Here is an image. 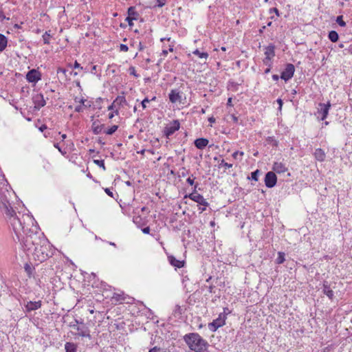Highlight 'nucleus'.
<instances>
[{
	"instance_id": "1",
	"label": "nucleus",
	"mask_w": 352,
	"mask_h": 352,
	"mask_svg": "<svg viewBox=\"0 0 352 352\" xmlns=\"http://www.w3.org/2000/svg\"><path fill=\"white\" fill-rule=\"evenodd\" d=\"M0 209L3 210L16 239L21 243L24 251L32 254L41 239L38 234L31 231L36 230L34 226V220L32 217L21 212L16 214L8 201H2Z\"/></svg>"
},
{
	"instance_id": "2",
	"label": "nucleus",
	"mask_w": 352,
	"mask_h": 352,
	"mask_svg": "<svg viewBox=\"0 0 352 352\" xmlns=\"http://www.w3.org/2000/svg\"><path fill=\"white\" fill-rule=\"evenodd\" d=\"M189 349L195 352H204L208 346V342L197 333H190L184 337Z\"/></svg>"
},
{
	"instance_id": "3",
	"label": "nucleus",
	"mask_w": 352,
	"mask_h": 352,
	"mask_svg": "<svg viewBox=\"0 0 352 352\" xmlns=\"http://www.w3.org/2000/svg\"><path fill=\"white\" fill-rule=\"evenodd\" d=\"M32 254L34 256V258L39 262H43L47 260V258L52 255L49 241L45 237H41Z\"/></svg>"
},
{
	"instance_id": "4",
	"label": "nucleus",
	"mask_w": 352,
	"mask_h": 352,
	"mask_svg": "<svg viewBox=\"0 0 352 352\" xmlns=\"http://www.w3.org/2000/svg\"><path fill=\"white\" fill-rule=\"evenodd\" d=\"M198 186V184H196L195 185V189L192 193L188 195V197H189L191 200L197 202V204L204 206L205 207H207L209 204L206 201V200L204 198V197L196 192L197 191V187ZM185 197H187V195L185 196Z\"/></svg>"
},
{
	"instance_id": "5",
	"label": "nucleus",
	"mask_w": 352,
	"mask_h": 352,
	"mask_svg": "<svg viewBox=\"0 0 352 352\" xmlns=\"http://www.w3.org/2000/svg\"><path fill=\"white\" fill-rule=\"evenodd\" d=\"M180 127V123L177 120H175L167 124L164 130V135L168 138L172 135L175 131H178Z\"/></svg>"
},
{
	"instance_id": "6",
	"label": "nucleus",
	"mask_w": 352,
	"mask_h": 352,
	"mask_svg": "<svg viewBox=\"0 0 352 352\" xmlns=\"http://www.w3.org/2000/svg\"><path fill=\"white\" fill-rule=\"evenodd\" d=\"M183 97L184 93L179 89H172L168 94L169 100L172 103H182Z\"/></svg>"
},
{
	"instance_id": "7",
	"label": "nucleus",
	"mask_w": 352,
	"mask_h": 352,
	"mask_svg": "<svg viewBox=\"0 0 352 352\" xmlns=\"http://www.w3.org/2000/svg\"><path fill=\"white\" fill-rule=\"evenodd\" d=\"M294 72V65L293 64L288 63L287 64L284 71L281 73L280 78L285 81H287L293 77Z\"/></svg>"
},
{
	"instance_id": "8",
	"label": "nucleus",
	"mask_w": 352,
	"mask_h": 352,
	"mask_svg": "<svg viewBox=\"0 0 352 352\" xmlns=\"http://www.w3.org/2000/svg\"><path fill=\"white\" fill-rule=\"evenodd\" d=\"M226 316L222 314H220L219 317L214 320L211 323L209 324V329L212 331H215L217 329L225 324Z\"/></svg>"
},
{
	"instance_id": "9",
	"label": "nucleus",
	"mask_w": 352,
	"mask_h": 352,
	"mask_svg": "<svg viewBox=\"0 0 352 352\" xmlns=\"http://www.w3.org/2000/svg\"><path fill=\"white\" fill-rule=\"evenodd\" d=\"M277 182V177L274 172L270 171L266 173L265 177V184L267 188L274 187Z\"/></svg>"
},
{
	"instance_id": "10",
	"label": "nucleus",
	"mask_w": 352,
	"mask_h": 352,
	"mask_svg": "<svg viewBox=\"0 0 352 352\" xmlns=\"http://www.w3.org/2000/svg\"><path fill=\"white\" fill-rule=\"evenodd\" d=\"M26 79L30 82H36L41 79V74L33 69L28 72Z\"/></svg>"
},
{
	"instance_id": "11",
	"label": "nucleus",
	"mask_w": 352,
	"mask_h": 352,
	"mask_svg": "<svg viewBox=\"0 0 352 352\" xmlns=\"http://www.w3.org/2000/svg\"><path fill=\"white\" fill-rule=\"evenodd\" d=\"M33 101L35 104V107L37 109H40L46 104L44 97L41 94H38L34 96L33 98Z\"/></svg>"
},
{
	"instance_id": "12",
	"label": "nucleus",
	"mask_w": 352,
	"mask_h": 352,
	"mask_svg": "<svg viewBox=\"0 0 352 352\" xmlns=\"http://www.w3.org/2000/svg\"><path fill=\"white\" fill-rule=\"evenodd\" d=\"M168 260L170 264L177 268H182L184 267L185 261L177 259L174 256H168Z\"/></svg>"
},
{
	"instance_id": "13",
	"label": "nucleus",
	"mask_w": 352,
	"mask_h": 352,
	"mask_svg": "<svg viewBox=\"0 0 352 352\" xmlns=\"http://www.w3.org/2000/svg\"><path fill=\"white\" fill-rule=\"evenodd\" d=\"M272 169L277 173H283L287 170V167L283 162H276L273 164Z\"/></svg>"
},
{
	"instance_id": "14",
	"label": "nucleus",
	"mask_w": 352,
	"mask_h": 352,
	"mask_svg": "<svg viewBox=\"0 0 352 352\" xmlns=\"http://www.w3.org/2000/svg\"><path fill=\"white\" fill-rule=\"evenodd\" d=\"M77 335L81 337L90 338L89 329L85 324L81 323L80 326H77Z\"/></svg>"
},
{
	"instance_id": "15",
	"label": "nucleus",
	"mask_w": 352,
	"mask_h": 352,
	"mask_svg": "<svg viewBox=\"0 0 352 352\" xmlns=\"http://www.w3.org/2000/svg\"><path fill=\"white\" fill-rule=\"evenodd\" d=\"M321 109L318 111L320 115H321V120H324L328 116L329 110L331 107L330 102H327V104H320Z\"/></svg>"
},
{
	"instance_id": "16",
	"label": "nucleus",
	"mask_w": 352,
	"mask_h": 352,
	"mask_svg": "<svg viewBox=\"0 0 352 352\" xmlns=\"http://www.w3.org/2000/svg\"><path fill=\"white\" fill-rule=\"evenodd\" d=\"M265 59L270 60L275 56V47L273 45H270L265 47Z\"/></svg>"
},
{
	"instance_id": "17",
	"label": "nucleus",
	"mask_w": 352,
	"mask_h": 352,
	"mask_svg": "<svg viewBox=\"0 0 352 352\" xmlns=\"http://www.w3.org/2000/svg\"><path fill=\"white\" fill-rule=\"evenodd\" d=\"M41 302L40 300L35 301V302L29 301L25 305V308L28 311H31L38 309V308L41 307Z\"/></svg>"
},
{
	"instance_id": "18",
	"label": "nucleus",
	"mask_w": 352,
	"mask_h": 352,
	"mask_svg": "<svg viewBox=\"0 0 352 352\" xmlns=\"http://www.w3.org/2000/svg\"><path fill=\"white\" fill-rule=\"evenodd\" d=\"M208 144V140L206 138H198L195 141V145L199 149L204 148Z\"/></svg>"
},
{
	"instance_id": "19",
	"label": "nucleus",
	"mask_w": 352,
	"mask_h": 352,
	"mask_svg": "<svg viewBox=\"0 0 352 352\" xmlns=\"http://www.w3.org/2000/svg\"><path fill=\"white\" fill-rule=\"evenodd\" d=\"M314 155L315 158L319 162L324 161L326 157L324 151L321 148H316Z\"/></svg>"
},
{
	"instance_id": "20",
	"label": "nucleus",
	"mask_w": 352,
	"mask_h": 352,
	"mask_svg": "<svg viewBox=\"0 0 352 352\" xmlns=\"http://www.w3.org/2000/svg\"><path fill=\"white\" fill-rule=\"evenodd\" d=\"M323 293L328 296L331 300L333 298L334 294L333 290L328 285L327 282H324L323 284Z\"/></svg>"
},
{
	"instance_id": "21",
	"label": "nucleus",
	"mask_w": 352,
	"mask_h": 352,
	"mask_svg": "<svg viewBox=\"0 0 352 352\" xmlns=\"http://www.w3.org/2000/svg\"><path fill=\"white\" fill-rule=\"evenodd\" d=\"M103 124H99L98 121H94L92 124V130L94 134L98 135L102 132Z\"/></svg>"
},
{
	"instance_id": "22",
	"label": "nucleus",
	"mask_w": 352,
	"mask_h": 352,
	"mask_svg": "<svg viewBox=\"0 0 352 352\" xmlns=\"http://www.w3.org/2000/svg\"><path fill=\"white\" fill-rule=\"evenodd\" d=\"M65 352H76L77 346L73 342H67L65 344Z\"/></svg>"
},
{
	"instance_id": "23",
	"label": "nucleus",
	"mask_w": 352,
	"mask_h": 352,
	"mask_svg": "<svg viewBox=\"0 0 352 352\" xmlns=\"http://www.w3.org/2000/svg\"><path fill=\"white\" fill-rule=\"evenodd\" d=\"M7 38L2 34H0V52H3L7 46Z\"/></svg>"
},
{
	"instance_id": "24",
	"label": "nucleus",
	"mask_w": 352,
	"mask_h": 352,
	"mask_svg": "<svg viewBox=\"0 0 352 352\" xmlns=\"http://www.w3.org/2000/svg\"><path fill=\"white\" fill-rule=\"evenodd\" d=\"M328 37L329 40L333 43L338 41L339 38L338 34L334 30L329 32Z\"/></svg>"
},
{
	"instance_id": "25",
	"label": "nucleus",
	"mask_w": 352,
	"mask_h": 352,
	"mask_svg": "<svg viewBox=\"0 0 352 352\" xmlns=\"http://www.w3.org/2000/svg\"><path fill=\"white\" fill-rule=\"evenodd\" d=\"M126 102V99L124 96H118L113 101V104L117 106H120L123 103Z\"/></svg>"
},
{
	"instance_id": "26",
	"label": "nucleus",
	"mask_w": 352,
	"mask_h": 352,
	"mask_svg": "<svg viewBox=\"0 0 352 352\" xmlns=\"http://www.w3.org/2000/svg\"><path fill=\"white\" fill-rule=\"evenodd\" d=\"M192 54L197 55L200 58L207 59L208 57L207 52H201L199 50H195L192 52Z\"/></svg>"
},
{
	"instance_id": "27",
	"label": "nucleus",
	"mask_w": 352,
	"mask_h": 352,
	"mask_svg": "<svg viewBox=\"0 0 352 352\" xmlns=\"http://www.w3.org/2000/svg\"><path fill=\"white\" fill-rule=\"evenodd\" d=\"M128 14H129L128 16L135 17L136 19H137V16H138V12L135 10V8L133 7H130L128 9Z\"/></svg>"
},
{
	"instance_id": "28",
	"label": "nucleus",
	"mask_w": 352,
	"mask_h": 352,
	"mask_svg": "<svg viewBox=\"0 0 352 352\" xmlns=\"http://www.w3.org/2000/svg\"><path fill=\"white\" fill-rule=\"evenodd\" d=\"M118 128V126L117 125H113L107 131H105V133L107 135H112L117 131Z\"/></svg>"
},
{
	"instance_id": "29",
	"label": "nucleus",
	"mask_w": 352,
	"mask_h": 352,
	"mask_svg": "<svg viewBox=\"0 0 352 352\" xmlns=\"http://www.w3.org/2000/svg\"><path fill=\"white\" fill-rule=\"evenodd\" d=\"M115 301L122 302L124 298L121 294H115L112 298Z\"/></svg>"
},
{
	"instance_id": "30",
	"label": "nucleus",
	"mask_w": 352,
	"mask_h": 352,
	"mask_svg": "<svg viewBox=\"0 0 352 352\" xmlns=\"http://www.w3.org/2000/svg\"><path fill=\"white\" fill-rule=\"evenodd\" d=\"M50 34L47 32H45V34L43 35V40L45 44L50 43Z\"/></svg>"
},
{
	"instance_id": "31",
	"label": "nucleus",
	"mask_w": 352,
	"mask_h": 352,
	"mask_svg": "<svg viewBox=\"0 0 352 352\" xmlns=\"http://www.w3.org/2000/svg\"><path fill=\"white\" fill-rule=\"evenodd\" d=\"M277 263L281 264L285 261V254L283 252H278V256L276 259Z\"/></svg>"
},
{
	"instance_id": "32",
	"label": "nucleus",
	"mask_w": 352,
	"mask_h": 352,
	"mask_svg": "<svg viewBox=\"0 0 352 352\" xmlns=\"http://www.w3.org/2000/svg\"><path fill=\"white\" fill-rule=\"evenodd\" d=\"M336 22L341 27H345L346 26V23L343 21L342 15L341 16H338L337 17Z\"/></svg>"
},
{
	"instance_id": "33",
	"label": "nucleus",
	"mask_w": 352,
	"mask_h": 352,
	"mask_svg": "<svg viewBox=\"0 0 352 352\" xmlns=\"http://www.w3.org/2000/svg\"><path fill=\"white\" fill-rule=\"evenodd\" d=\"M259 173H260L259 170H256L252 172L251 174L252 179H253L254 181H258V175H259Z\"/></svg>"
},
{
	"instance_id": "34",
	"label": "nucleus",
	"mask_w": 352,
	"mask_h": 352,
	"mask_svg": "<svg viewBox=\"0 0 352 352\" xmlns=\"http://www.w3.org/2000/svg\"><path fill=\"white\" fill-rule=\"evenodd\" d=\"M94 162L97 164L98 166L102 167L103 168V170H105V166H104V162L103 160H94Z\"/></svg>"
},
{
	"instance_id": "35",
	"label": "nucleus",
	"mask_w": 352,
	"mask_h": 352,
	"mask_svg": "<svg viewBox=\"0 0 352 352\" xmlns=\"http://www.w3.org/2000/svg\"><path fill=\"white\" fill-rule=\"evenodd\" d=\"M219 165H220V166H224V167H225V168H229L232 167V164H228V163L224 161V160H222L221 161V162H220V164H219Z\"/></svg>"
},
{
	"instance_id": "36",
	"label": "nucleus",
	"mask_w": 352,
	"mask_h": 352,
	"mask_svg": "<svg viewBox=\"0 0 352 352\" xmlns=\"http://www.w3.org/2000/svg\"><path fill=\"white\" fill-rule=\"evenodd\" d=\"M135 19H136L135 17L127 16L126 19V21L128 22L129 25L130 27H131L133 25V20H135Z\"/></svg>"
},
{
	"instance_id": "37",
	"label": "nucleus",
	"mask_w": 352,
	"mask_h": 352,
	"mask_svg": "<svg viewBox=\"0 0 352 352\" xmlns=\"http://www.w3.org/2000/svg\"><path fill=\"white\" fill-rule=\"evenodd\" d=\"M244 155V153L242 152V151H236L234 152L233 154H232V157L234 158V159H237L239 155H240L241 157L243 156Z\"/></svg>"
},
{
	"instance_id": "38",
	"label": "nucleus",
	"mask_w": 352,
	"mask_h": 352,
	"mask_svg": "<svg viewBox=\"0 0 352 352\" xmlns=\"http://www.w3.org/2000/svg\"><path fill=\"white\" fill-rule=\"evenodd\" d=\"M120 50L121 52H127L129 50V47L127 45H124V44H120Z\"/></svg>"
},
{
	"instance_id": "39",
	"label": "nucleus",
	"mask_w": 352,
	"mask_h": 352,
	"mask_svg": "<svg viewBox=\"0 0 352 352\" xmlns=\"http://www.w3.org/2000/svg\"><path fill=\"white\" fill-rule=\"evenodd\" d=\"M149 102H150V100L147 98H144L142 101L141 104L144 109L146 108V103H148Z\"/></svg>"
},
{
	"instance_id": "40",
	"label": "nucleus",
	"mask_w": 352,
	"mask_h": 352,
	"mask_svg": "<svg viewBox=\"0 0 352 352\" xmlns=\"http://www.w3.org/2000/svg\"><path fill=\"white\" fill-rule=\"evenodd\" d=\"M269 12L271 14V13H275L276 14V16H279L280 14H279V11L276 8H270V10H269Z\"/></svg>"
},
{
	"instance_id": "41",
	"label": "nucleus",
	"mask_w": 352,
	"mask_h": 352,
	"mask_svg": "<svg viewBox=\"0 0 352 352\" xmlns=\"http://www.w3.org/2000/svg\"><path fill=\"white\" fill-rule=\"evenodd\" d=\"M54 147L56 148L59 152L61 153L62 155H65L66 154V151H63L61 148L59 146L58 143H56L54 144Z\"/></svg>"
},
{
	"instance_id": "42",
	"label": "nucleus",
	"mask_w": 352,
	"mask_h": 352,
	"mask_svg": "<svg viewBox=\"0 0 352 352\" xmlns=\"http://www.w3.org/2000/svg\"><path fill=\"white\" fill-rule=\"evenodd\" d=\"M84 106L82 104H79L75 107V111L76 112H81L83 111Z\"/></svg>"
},
{
	"instance_id": "43",
	"label": "nucleus",
	"mask_w": 352,
	"mask_h": 352,
	"mask_svg": "<svg viewBox=\"0 0 352 352\" xmlns=\"http://www.w3.org/2000/svg\"><path fill=\"white\" fill-rule=\"evenodd\" d=\"M195 177H193V178H191L190 177H189L186 182L190 185V186H192L195 182H194V180H195Z\"/></svg>"
},
{
	"instance_id": "44",
	"label": "nucleus",
	"mask_w": 352,
	"mask_h": 352,
	"mask_svg": "<svg viewBox=\"0 0 352 352\" xmlns=\"http://www.w3.org/2000/svg\"><path fill=\"white\" fill-rule=\"evenodd\" d=\"M129 71H130V74L133 75V76H138V75L136 74V72H135V67H131L129 68Z\"/></svg>"
},
{
	"instance_id": "45",
	"label": "nucleus",
	"mask_w": 352,
	"mask_h": 352,
	"mask_svg": "<svg viewBox=\"0 0 352 352\" xmlns=\"http://www.w3.org/2000/svg\"><path fill=\"white\" fill-rule=\"evenodd\" d=\"M158 4L157 6L161 8L165 5L166 0H157Z\"/></svg>"
},
{
	"instance_id": "46",
	"label": "nucleus",
	"mask_w": 352,
	"mask_h": 352,
	"mask_svg": "<svg viewBox=\"0 0 352 352\" xmlns=\"http://www.w3.org/2000/svg\"><path fill=\"white\" fill-rule=\"evenodd\" d=\"M66 72H67V70L65 69H63V68H58V70H57V73L58 74L62 73L65 76H66Z\"/></svg>"
},
{
	"instance_id": "47",
	"label": "nucleus",
	"mask_w": 352,
	"mask_h": 352,
	"mask_svg": "<svg viewBox=\"0 0 352 352\" xmlns=\"http://www.w3.org/2000/svg\"><path fill=\"white\" fill-rule=\"evenodd\" d=\"M104 191L109 196H110L111 197H113V192L111 191L109 188H105Z\"/></svg>"
},
{
	"instance_id": "48",
	"label": "nucleus",
	"mask_w": 352,
	"mask_h": 352,
	"mask_svg": "<svg viewBox=\"0 0 352 352\" xmlns=\"http://www.w3.org/2000/svg\"><path fill=\"white\" fill-rule=\"evenodd\" d=\"M74 67L76 69H80L81 70L83 69V67H81L80 65L77 61H75Z\"/></svg>"
},
{
	"instance_id": "49",
	"label": "nucleus",
	"mask_w": 352,
	"mask_h": 352,
	"mask_svg": "<svg viewBox=\"0 0 352 352\" xmlns=\"http://www.w3.org/2000/svg\"><path fill=\"white\" fill-rule=\"evenodd\" d=\"M160 351V348L155 346L149 350L148 352H159Z\"/></svg>"
},
{
	"instance_id": "50",
	"label": "nucleus",
	"mask_w": 352,
	"mask_h": 352,
	"mask_svg": "<svg viewBox=\"0 0 352 352\" xmlns=\"http://www.w3.org/2000/svg\"><path fill=\"white\" fill-rule=\"evenodd\" d=\"M142 230L143 233L148 234L150 232V228L149 227H145Z\"/></svg>"
},
{
	"instance_id": "51",
	"label": "nucleus",
	"mask_w": 352,
	"mask_h": 352,
	"mask_svg": "<svg viewBox=\"0 0 352 352\" xmlns=\"http://www.w3.org/2000/svg\"><path fill=\"white\" fill-rule=\"evenodd\" d=\"M86 102V100L84 99V98H80L79 99V102L80 103V104L83 105L84 107H87V104H85V102Z\"/></svg>"
},
{
	"instance_id": "52",
	"label": "nucleus",
	"mask_w": 352,
	"mask_h": 352,
	"mask_svg": "<svg viewBox=\"0 0 352 352\" xmlns=\"http://www.w3.org/2000/svg\"><path fill=\"white\" fill-rule=\"evenodd\" d=\"M277 102L279 104V110H281L283 106V100L280 98L277 100Z\"/></svg>"
},
{
	"instance_id": "53",
	"label": "nucleus",
	"mask_w": 352,
	"mask_h": 352,
	"mask_svg": "<svg viewBox=\"0 0 352 352\" xmlns=\"http://www.w3.org/2000/svg\"><path fill=\"white\" fill-rule=\"evenodd\" d=\"M177 311H178V313H179V314H182V313H181V307H180V306H179V305H177V306H176V309H175V312H177Z\"/></svg>"
},
{
	"instance_id": "54",
	"label": "nucleus",
	"mask_w": 352,
	"mask_h": 352,
	"mask_svg": "<svg viewBox=\"0 0 352 352\" xmlns=\"http://www.w3.org/2000/svg\"><path fill=\"white\" fill-rule=\"evenodd\" d=\"M347 52L350 54H352V45H350L348 49H346Z\"/></svg>"
},
{
	"instance_id": "55",
	"label": "nucleus",
	"mask_w": 352,
	"mask_h": 352,
	"mask_svg": "<svg viewBox=\"0 0 352 352\" xmlns=\"http://www.w3.org/2000/svg\"><path fill=\"white\" fill-rule=\"evenodd\" d=\"M115 107H116V104H113V102L110 106H109V107H108V110H112V109H113Z\"/></svg>"
},
{
	"instance_id": "56",
	"label": "nucleus",
	"mask_w": 352,
	"mask_h": 352,
	"mask_svg": "<svg viewBox=\"0 0 352 352\" xmlns=\"http://www.w3.org/2000/svg\"><path fill=\"white\" fill-rule=\"evenodd\" d=\"M3 19H5V16L3 12L0 10V20L2 21Z\"/></svg>"
},
{
	"instance_id": "57",
	"label": "nucleus",
	"mask_w": 352,
	"mask_h": 352,
	"mask_svg": "<svg viewBox=\"0 0 352 352\" xmlns=\"http://www.w3.org/2000/svg\"><path fill=\"white\" fill-rule=\"evenodd\" d=\"M47 129V126H46V125H45V124L42 125V126L39 128L40 131H44L45 129Z\"/></svg>"
},
{
	"instance_id": "58",
	"label": "nucleus",
	"mask_w": 352,
	"mask_h": 352,
	"mask_svg": "<svg viewBox=\"0 0 352 352\" xmlns=\"http://www.w3.org/2000/svg\"><path fill=\"white\" fill-rule=\"evenodd\" d=\"M208 121H209L210 122H211V123H213V122H215V118H213V117H211V118H210L208 119Z\"/></svg>"
},
{
	"instance_id": "59",
	"label": "nucleus",
	"mask_w": 352,
	"mask_h": 352,
	"mask_svg": "<svg viewBox=\"0 0 352 352\" xmlns=\"http://www.w3.org/2000/svg\"><path fill=\"white\" fill-rule=\"evenodd\" d=\"M144 49V46L141 42L139 43V50H142Z\"/></svg>"
},
{
	"instance_id": "60",
	"label": "nucleus",
	"mask_w": 352,
	"mask_h": 352,
	"mask_svg": "<svg viewBox=\"0 0 352 352\" xmlns=\"http://www.w3.org/2000/svg\"><path fill=\"white\" fill-rule=\"evenodd\" d=\"M278 78H279V77H278V75L274 74V75H273V76H272V78H273L274 80H277L278 79Z\"/></svg>"
},
{
	"instance_id": "61",
	"label": "nucleus",
	"mask_w": 352,
	"mask_h": 352,
	"mask_svg": "<svg viewBox=\"0 0 352 352\" xmlns=\"http://www.w3.org/2000/svg\"><path fill=\"white\" fill-rule=\"evenodd\" d=\"M329 346L327 347H325L322 352H329Z\"/></svg>"
},
{
	"instance_id": "62",
	"label": "nucleus",
	"mask_w": 352,
	"mask_h": 352,
	"mask_svg": "<svg viewBox=\"0 0 352 352\" xmlns=\"http://www.w3.org/2000/svg\"><path fill=\"white\" fill-rule=\"evenodd\" d=\"M228 105H232V98H229L228 100V103H227Z\"/></svg>"
},
{
	"instance_id": "63",
	"label": "nucleus",
	"mask_w": 352,
	"mask_h": 352,
	"mask_svg": "<svg viewBox=\"0 0 352 352\" xmlns=\"http://www.w3.org/2000/svg\"><path fill=\"white\" fill-rule=\"evenodd\" d=\"M113 116H114L113 113H111L109 114V119H112L113 118Z\"/></svg>"
},
{
	"instance_id": "64",
	"label": "nucleus",
	"mask_w": 352,
	"mask_h": 352,
	"mask_svg": "<svg viewBox=\"0 0 352 352\" xmlns=\"http://www.w3.org/2000/svg\"><path fill=\"white\" fill-rule=\"evenodd\" d=\"M61 138H62V141H63L65 139H66L67 138V135L66 134H63L61 135Z\"/></svg>"
}]
</instances>
